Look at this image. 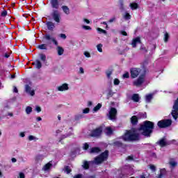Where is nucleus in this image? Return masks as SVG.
<instances>
[{
  "label": "nucleus",
  "instance_id": "nucleus-63",
  "mask_svg": "<svg viewBox=\"0 0 178 178\" xmlns=\"http://www.w3.org/2000/svg\"><path fill=\"white\" fill-rule=\"evenodd\" d=\"M121 34H122V35H127V33L126 31H122Z\"/></svg>",
  "mask_w": 178,
  "mask_h": 178
},
{
  "label": "nucleus",
  "instance_id": "nucleus-45",
  "mask_svg": "<svg viewBox=\"0 0 178 178\" xmlns=\"http://www.w3.org/2000/svg\"><path fill=\"white\" fill-rule=\"evenodd\" d=\"M120 83V81H119L118 79H114V85L115 86H119Z\"/></svg>",
  "mask_w": 178,
  "mask_h": 178
},
{
  "label": "nucleus",
  "instance_id": "nucleus-20",
  "mask_svg": "<svg viewBox=\"0 0 178 178\" xmlns=\"http://www.w3.org/2000/svg\"><path fill=\"white\" fill-rule=\"evenodd\" d=\"M26 91L28 92V94H30L31 97H33V95L35 94L34 90H31V88L29 86H26Z\"/></svg>",
  "mask_w": 178,
  "mask_h": 178
},
{
  "label": "nucleus",
  "instance_id": "nucleus-15",
  "mask_svg": "<svg viewBox=\"0 0 178 178\" xmlns=\"http://www.w3.org/2000/svg\"><path fill=\"white\" fill-rule=\"evenodd\" d=\"M33 65L35 66L36 69H41L42 67V64L40 60H36L35 62L33 63Z\"/></svg>",
  "mask_w": 178,
  "mask_h": 178
},
{
  "label": "nucleus",
  "instance_id": "nucleus-6",
  "mask_svg": "<svg viewBox=\"0 0 178 178\" xmlns=\"http://www.w3.org/2000/svg\"><path fill=\"white\" fill-rule=\"evenodd\" d=\"M116 115H118V111L115 108H111L107 115L110 120H116Z\"/></svg>",
  "mask_w": 178,
  "mask_h": 178
},
{
  "label": "nucleus",
  "instance_id": "nucleus-3",
  "mask_svg": "<svg viewBox=\"0 0 178 178\" xmlns=\"http://www.w3.org/2000/svg\"><path fill=\"white\" fill-rule=\"evenodd\" d=\"M108 151H105L102 153L99 156L95 158V161H90V163H95V165H101L102 162L106 161L108 159Z\"/></svg>",
  "mask_w": 178,
  "mask_h": 178
},
{
  "label": "nucleus",
  "instance_id": "nucleus-33",
  "mask_svg": "<svg viewBox=\"0 0 178 178\" xmlns=\"http://www.w3.org/2000/svg\"><path fill=\"white\" fill-rule=\"evenodd\" d=\"M102 44H99L97 45V49L98 51V52H102Z\"/></svg>",
  "mask_w": 178,
  "mask_h": 178
},
{
  "label": "nucleus",
  "instance_id": "nucleus-8",
  "mask_svg": "<svg viewBox=\"0 0 178 178\" xmlns=\"http://www.w3.org/2000/svg\"><path fill=\"white\" fill-rule=\"evenodd\" d=\"M141 74V69L140 68H132L131 70V77L132 79H136Z\"/></svg>",
  "mask_w": 178,
  "mask_h": 178
},
{
  "label": "nucleus",
  "instance_id": "nucleus-14",
  "mask_svg": "<svg viewBox=\"0 0 178 178\" xmlns=\"http://www.w3.org/2000/svg\"><path fill=\"white\" fill-rule=\"evenodd\" d=\"M50 3L54 9L59 8V2H58V0H51Z\"/></svg>",
  "mask_w": 178,
  "mask_h": 178
},
{
  "label": "nucleus",
  "instance_id": "nucleus-56",
  "mask_svg": "<svg viewBox=\"0 0 178 178\" xmlns=\"http://www.w3.org/2000/svg\"><path fill=\"white\" fill-rule=\"evenodd\" d=\"M108 95L109 97H112V95H113V92L112 90H108Z\"/></svg>",
  "mask_w": 178,
  "mask_h": 178
},
{
  "label": "nucleus",
  "instance_id": "nucleus-11",
  "mask_svg": "<svg viewBox=\"0 0 178 178\" xmlns=\"http://www.w3.org/2000/svg\"><path fill=\"white\" fill-rule=\"evenodd\" d=\"M44 38H45V40H47V41H52L54 44L58 46V41H56V39H55V38L51 37V35L46 34Z\"/></svg>",
  "mask_w": 178,
  "mask_h": 178
},
{
  "label": "nucleus",
  "instance_id": "nucleus-57",
  "mask_svg": "<svg viewBox=\"0 0 178 178\" xmlns=\"http://www.w3.org/2000/svg\"><path fill=\"white\" fill-rule=\"evenodd\" d=\"M114 145L120 147V145H122V143L117 141V142L114 143Z\"/></svg>",
  "mask_w": 178,
  "mask_h": 178
},
{
  "label": "nucleus",
  "instance_id": "nucleus-16",
  "mask_svg": "<svg viewBox=\"0 0 178 178\" xmlns=\"http://www.w3.org/2000/svg\"><path fill=\"white\" fill-rule=\"evenodd\" d=\"M98 152H101V149L99 147H92L89 150V154H98Z\"/></svg>",
  "mask_w": 178,
  "mask_h": 178
},
{
  "label": "nucleus",
  "instance_id": "nucleus-21",
  "mask_svg": "<svg viewBox=\"0 0 178 178\" xmlns=\"http://www.w3.org/2000/svg\"><path fill=\"white\" fill-rule=\"evenodd\" d=\"M105 134H106V136H111V134H113V129H112V128H111V127H107L105 129Z\"/></svg>",
  "mask_w": 178,
  "mask_h": 178
},
{
  "label": "nucleus",
  "instance_id": "nucleus-46",
  "mask_svg": "<svg viewBox=\"0 0 178 178\" xmlns=\"http://www.w3.org/2000/svg\"><path fill=\"white\" fill-rule=\"evenodd\" d=\"M108 22H109L110 23H113V22H116V17H111V18L108 20Z\"/></svg>",
  "mask_w": 178,
  "mask_h": 178
},
{
  "label": "nucleus",
  "instance_id": "nucleus-64",
  "mask_svg": "<svg viewBox=\"0 0 178 178\" xmlns=\"http://www.w3.org/2000/svg\"><path fill=\"white\" fill-rule=\"evenodd\" d=\"M11 161H12V162H13V163H15L17 161V160H16L15 158H13V159H11Z\"/></svg>",
  "mask_w": 178,
  "mask_h": 178
},
{
  "label": "nucleus",
  "instance_id": "nucleus-24",
  "mask_svg": "<svg viewBox=\"0 0 178 178\" xmlns=\"http://www.w3.org/2000/svg\"><path fill=\"white\" fill-rule=\"evenodd\" d=\"M73 134V129H70V131L68 132L67 134L66 135H63L61 136V140H63L65 138H67V137H70V136H72Z\"/></svg>",
  "mask_w": 178,
  "mask_h": 178
},
{
  "label": "nucleus",
  "instance_id": "nucleus-13",
  "mask_svg": "<svg viewBox=\"0 0 178 178\" xmlns=\"http://www.w3.org/2000/svg\"><path fill=\"white\" fill-rule=\"evenodd\" d=\"M137 44H141V40L140 39V37H137L132 40L131 45L133 48H136V47H137Z\"/></svg>",
  "mask_w": 178,
  "mask_h": 178
},
{
  "label": "nucleus",
  "instance_id": "nucleus-58",
  "mask_svg": "<svg viewBox=\"0 0 178 178\" xmlns=\"http://www.w3.org/2000/svg\"><path fill=\"white\" fill-rule=\"evenodd\" d=\"M6 15H8V12H6V11H3V12L1 13V16L5 17V16H6Z\"/></svg>",
  "mask_w": 178,
  "mask_h": 178
},
{
  "label": "nucleus",
  "instance_id": "nucleus-60",
  "mask_svg": "<svg viewBox=\"0 0 178 178\" xmlns=\"http://www.w3.org/2000/svg\"><path fill=\"white\" fill-rule=\"evenodd\" d=\"M19 91L17 90V88L16 86L13 87V92H18Z\"/></svg>",
  "mask_w": 178,
  "mask_h": 178
},
{
  "label": "nucleus",
  "instance_id": "nucleus-19",
  "mask_svg": "<svg viewBox=\"0 0 178 178\" xmlns=\"http://www.w3.org/2000/svg\"><path fill=\"white\" fill-rule=\"evenodd\" d=\"M51 168H52V163H48L43 166L42 170L44 172H48V170H49V169H51Z\"/></svg>",
  "mask_w": 178,
  "mask_h": 178
},
{
  "label": "nucleus",
  "instance_id": "nucleus-44",
  "mask_svg": "<svg viewBox=\"0 0 178 178\" xmlns=\"http://www.w3.org/2000/svg\"><path fill=\"white\" fill-rule=\"evenodd\" d=\"M75 119H76V120H79V119H83V115H81V114L76 115L75 116Z\"/></svg>",
  "mask_w": 178,
  "mask_h": 178
},
{
  "label": "nucleus",
  "instance_id": "nucleus-38",
  "mask_svg": "<svg viewBox=\"0 0 178 178\" xmlns=\"http://www.w3.org/2000/svg\"><path fill=\"white\" fill-rule=\"evenodd\" d=\"M78 73L79 74H84V68L80 67Z\"/></svg>",
  "mask_w": 178,
  "mask_h": 178
},
{
  "label": "nucleus",
  "instance_id": "nucleus-26",
  "mask_svg": "<svg viewBox=\"0 0 178 178\" xmlns=\"http://www.w3.org/2000/svg\"><path fill=\"white\" fill-rule=\"evenodd\" d=\"M131 122L132 124H137V122H138V118H137V116L134 115L131 118Z\"/></svg>",
  "mask_w": 178,
  "mask_h": 178
},
{
  "label": "nucleus",
  "instance_id": "nucleus-53",
  "mask_svg": "<svg viewBox=\"0 0 178 178\" xmlns=\"http://www.w3.org/2000/svg\"><path fill=\"white\" fill-rule=\"evenodd\" d=\"M60 38H63V40H66L65 34L61 33V34H60Z\"/></svg>",
  "mask_w": 178,
  "mask_h": 178
},
{
  "label": "nucleus",
  "instance_id": "nucleus-10",
  "mask_svg": "<svg viewBox=\"0 0 178 178\" xmlns=\"http://www.w3.org/2000/svg\"><path fill=\"white\" fill-rule=\"evenodd\" d=\"M101 134H102V127H99L92 131L91 136L92 137H99V136H101Z\"/></svg>",
  "mask_w": 178,
  "mask_h": 178
},
{
  "label": "nucleus",
  "instance_id": "nucleus-61",
  "mask_svg": "<svg viewBox=\"0 0 178 178\" xmlns=\"http://www.w3.org/2000/svg\"><path fill=\"white\" fill-rule=\"evenodd\" d=\"M19 136H20V137H24L26 136V134H24V132H21L19 134Z\"/></svg>",
  "mask_w": 178,
  "mask_h": 178
},
{
  "label": "nucleus",
  "instance_id": "nucleus-4",
  "mask_svg": "<svg viewBox=\"0 0 178 178\" xmlns=\"http://www.w3.org/2000/svg\"><path fill=\"white\" fill-rule=\"evenodd\" d=\"M158 126L161 129H165V127H169L170 124H172V120H163L158 122Z\"/></svg>",
  "mask_w": 178,
  "mask_h": 178
},
{
  "label": "nucleus",
  "instance_id": "nucleus-47",
  "mask_svg": "<svg viewBox=\"0 0 178 178\" xmlns=\"http://www.w3.org/2000/svg\"><path fill=\"white\" fill-rule=\"evenodd\" d=\"M170 165L171 166H172L173 168H175V166H176L177 165V163H176L175 161H170Z\"/></svg>",
  "mask_w": 178,
  "mask_h": 178
},
{
  "label": "nucleus",
  "instance_id": "nucleus-36",
  "mask_svg": "<svg viewBox=\"0 0 178 178\" xmlns=\"http://www.w3.org/2000/svg\"><path fill=\"white\" fill-rule=\"evenodd\" d=\"M82 113H83V114L90 113V108H86L83 109L82 110Z\"/></svg>",
  "mask_w": 178,
  "mask_h": 178
},
{
  "label": "nucleus",
  "instance_id": "nucleus-1",
  "mask_svg": "<svg viewBox=\"0 0 178 178\" xmlns=\"http://www.w3.org/2000/svg\"><path fill=\"white\" fill-rule=\"evenodd\" d=\"M154 129V122L151 121H146L144 124L140 127V131L143 136H145L146 137H149L151 133H152V130Z\"/></svg>",
  "mask_w": 178,
  "mask_h": 178
},
{
  "label": "nucleus",
  "instance_id": "nucleus-59",
  "mask_svg": "<svg viewBox=\"0 0 178 178\" xmlns=\"http://www.w3.org/2000/svg\"><path fill=\"white\" fill-rule=\"evenodd\" d=\"M83 22H84V23H86L87 24H90V20H88L87 19H83Z\"/></svg>",
  "mask_w": 178,
  "mask_h": 178
},
{
  "label": "nucleus",
  "instance_id": "nucleus-31",
  "mask_svg": "<svg viewBox=\"0 0 178 178\" xmlns=\"http://www.w3.org/2000/svg\"><path fill=\"white\" fill-rule=\"evenodd\" d=\"M123 17L125 20H130L131 19V15L129 13H126L124 15Z\"/></svg>",
  "mask_w": 178,
  "mask_h": 178
},
{
  "label": "nucleus",
  "instance_id": "nucleus-32",
  "mask_svg": "<svg viewBox=\"0 0 178 178\" xmlns=\"http://www.w3.org/2000/svg\"><path fill=\"white\" fill-rule=\"evenodd\" d=\"M47 44H42L40 45H38V48L39 49H47Z\"/></svg>",
  "mask_w": 178,
  "mask_h": 178
},
{
  "label": "nucleus",
  "instance_id": "nucleus-2",
  "mask_svg": "<svg viewBox=\"0 0 178 178\" xmlns=\"http://www.w3.org/2000/svg\"><path fill=\"white\" fill-rule=\"evenodd\" d=\"M124 141H137L140 140V135L135 130L127 131L122 136Z\"/></svg>",
  "mask_w": 178,
  "mask_h": 178
},
{
  "label": "nucleus",
  "instance_id": "nucleus-25",
  "mask_svg": "<svg viewBox=\"0 0 178 178\" xmlns=\"http://www.w3.org/2000/svg\"><path fill=\"white\" fill-rule=\"evenodd\" d=\"M62 9H63L64 13H65V15H70V10H69L68 6H63Z\"/></svg>",
  "mask_w": 178,
  "mask_h": 178
},
{
  "label": "nucleus",
  "instance_id": "nucleus-52",
  "mask_svg": "<svg viewBox=\"0 0 178 178\" xmlns=\"http://www.w3.org/2000/svg\"><path fill=\"white\" fill-rule=\"evenodd\" d=\"M82 177H83V175H81V174H78V175H74V176L73 177V178H82Z\"/></svg>",
  "mask_w": 178,
  "mask_h": 178
},
{
  "label": "nucleus",
  "instance_id": "nucleus-18",
  "mask_svg": "<svg viewBox=\"0 0 178 178\" xmlns=\"http://www.w3.org/2000/svg\"><path fill=\"white\" fill-rule=\"evenodd\" d=\"M129 7L131 8V10H136L138 9V3L136 2H132L129 3Z\"/></svg>",
  "mask_w": 178,
  "mask_h": 178
},
{
  "label": "nucleus",
  "instance_id": "nucleus-17",
  "mask_svg": "<svg viewBox=\"0 0 178 178\" xmlns=\"http://www.w3.org/2000/svg\"><path fill=\"white\" fill-rule=\"evenodd\" d=\"M56 51L58 56H62V55H63V53L65 52V49H63V47L60 46L57 47Z\"/></svg>",
  "mask_w": 178,
  "mask_h": 178
},
{
  "label": "nucleus",
  "instance_id": "nucleus-50",
  "mask_svg": "<svg viewBox=\"0 0 178 178\" xmlns=\"http://www.w3.org/2000/svg\"><path fill=\"white\" fill-rule=\"evenodd\" d=\"M82 29H83L84 30H91V28L90 26L86 25L82 26Z\"/></svg>",
  "mask_w": 178,
  "mask_h": 178
},
{
  "label": "nucleus",
  "instance_id": "nucleus-49",
  "mask_svg": "<svg viewBox=\"0 0 178 178\" xmlns=\"http://www.w3.org/2000/svg\"><path fill=\"white\" fill-rule=\"evenodd\" d=\"M111 75H112V71H108L106 72V76H107L108 79H111Z\"/></svg>",
  "mask_w": 178,
  "mask_h": 178
},
{
  "label": "nucleus",
  "instance_id": "nucleus-28",
  "mask_svg": "<svg viewBox=\"0 0 178 178\" xmlns=\"http://www.w3.org/2000/svg\"><path fill=\"white\" fill-rule=\"evenodd\" d=\"M165 174H166V170L161 169L160 170V174L157 178H162V177H163V176H165Z\"/></svg>",
  "mask_w": 178,
  "mask_h": 178
},
{
  "label": "nucleus",
  "instance_id": "nucleus-5",
  "mask_svg": "<svg viewBox=\"0 0 178 178\" xmlns=\"http://www.w3.org/2000/svg\"><path fill=\"white\" fill-rule=\"evenodd\" d=\"M145 81V74H140L139 77L135 80L133 83L134 86H136V87H140L143 83Z\"/></svg>",
  "mask_w": 178,
  "mask_h": 178
},
{
  "label": "nucleus",
  "instance_id": "nucleus-55",
  "mask_svg": "<svg viewBox=\"0 0 178 178\" xmlns=\"http://www.w3.org/2000/svg\"><path fill=\"white\" fill-rule=\"evenodd\" d=\"M90 145H88V143H85L83 145V149H87L88 148H89Z\"/></svg>",
  "mask_w": 178,
  "mask_h": 178
},
{
  "label": "nucleus",
  "instance_id": "nucleus-22",
  "mask_svg": "<svg viewBox=\"0 0 178 178\" xmlns=\"http://www.w3.org/2000/svg\"><path fill=\"white\" fill-rule=\"evenodd\" d=\"M47 26L48 30L52 31L55 29V24L52 22H47Z\"/></svg>",
  "mask_w": 178,
  "mask_h": 178
},
{
  "label": "nucleus",
  "instance_id": "nucleus-43",
  "mask_svg": "<svg viewBox=\"0 0 178 178\" xmlns=\"http://www.w3.org/2000/svg\"><path fill=\"white\" fill-rule=\"evenodd\" d=\"M40 59L41 60H43V62H45L47 60V56L44 54H40Z\"/></svg>",
  "mask_w": 178,
  "mask_h": 178
},
{
  "label": "nucleus",
  "instance_id": "nucleus-35",
  "mask_svg": "<svg viewBox=\"0 0 178 178\" xmlns=\"http://www.w3.org/2000/svg\"><path fill=\"white\" fill-rule=\"evenodd\" d=\"M64 170H65V172H66V173L67 175H69V173H70V172H72V169H70V167H69V166H65Z\"/></svg>",
  "mask_w": 178,
  "mask_h": 178
},
{
  "label": "nucleus",
  "instance_id": "nucleus-30",
  "mask_svg": "<svg viewBox=\"0 0 178 178\" xmlns=\"http://www.w3.org/2000/svg\"><path fill=\"white\" fill-rule=\"evenodd\" d=\"M101 108H102V104H101V103H99L94 108H93V111L94 112H98V111H99L101 109Z\"/></svg>",
  "mask_w": 178,
  "mask_h": 178
},
{
  "label": "nucleus",
  "instance_id": "nucleus-62",
  "mask_svg": "<svg viewBox=\"0 0 178 178\" xmlns=\"http://www.w3.org/2000/svg\"><path fill=\"white\" fill-rule=\"evenodd\" d=\"M127 159H128L129 161H133V157L132 156H129Z\"/></svg>",
  "mask_w": 178,
  "mask_h": 178
},
{
  "label": "nucleus",
  "instance_id": "nucleus-54",
  "mask_svg": "<svg viewBox=\"0 0 178 178\" xmlns=\"http://www.w3.org/2000/svg\"><path fill=\"white\" fill-rule=\"evenodd\" d=\"M19 178H25L24 173L19 172Z\"/></svg>",
  "mask_w": 178,
  "mask_h": 178
},
{
  "label": "nucleus",
  "instance_id": "nucleus-27",
  "mask_svg": "<svg viewBox=\"0 0 178 178\" xmlns=\"http://www.w3.org/2000/svg\"><path fill=\"white\" fill-rule=\"evenodd\" d=\"M132 100L134 101V102H138V101H140V96L138 94H134L132 96Z\"/></svg>",
  "mask_w": 178,
  "mask_h": 178
},
{
  "label": "nucleus",
  "instance_id": "nucleus-41",
  "mask_svg": "<svg viewBox=\"0 0 178 178\" xmlns=\"http://www.w3.org/2000/svg\"><path fill=\"white\" fill-rule=\"evenodd\" d=\"M83 55H85L86 58H91V54L88 51H84Z\"/></svg>",
  "mask_w": 178,
  "mask_h": 178
},
{
  "label": "nucleus",
  "instance_id": "nucleus-51",
  "mask_svg": "<svg viewBox=\"0 0 178 178\" xmlns=\"http://www.w3.org/2000/svg\"><path fill=\"white\" fill-rule=\"evenodd\" d=\"M149 168H150L151 170H152L153 172H155V170H156L155 165H150Z\"/></svg>",
  "mask_w": 178,
  "mask_h": 178
},
{
  "label": "nucleus",
  "instance_id": "nucleus-39",
  "mask_svg": "<svg viewBox=\"0 0 178 178\" xmlns=\"http://www.w3.org/2000/svg\"><path fill=\"white\" fill-rule=\"evenodd\" d=\"M28 138H29V141H33L34 140H37V138H35V136H34L33 135L29 136Z\"/></svg>",
  "mask_w": 178,
  "mask_h": 178
},
{
  "label": "nucleus",
  "instance_id": "nucleus-9",
  "mask_svg": "<svg viewBox=\"0 0 178 178\" xmlns=\"http://www.w3.org/2000/svg\"><path fill=\"white\" fill-rule=\"evenodd\" d=\"M51 16L54 20L56 22V23H60V14L59 13V11L56 10H54Z\"/></svg>",
  "mask_w": 178,
  "mask_h": 178
},
{
  "label": "nucleus",
  "instance_id": "nucleus-42",
  "mask_svg": "<svg viewBox=\"0 0 178 178\" xmlns=\"http://www.w3.org/2000/svg\"><path fill=\"white\" fill-rule=\"evenodd\" d=\"M97 31H99V33H103V34H106V31L101 29V28H97Z\"/></svg>",
  "mask_w": 178,
  "mask_h": 178
},
{
  "label": "nucleus",
  "instance_id": "nucleus-23",
  "mask_svg": "<svg viewBox=\"0 0 178 178\" xmlns=\"http://www.w3.org/2000/svg\"><path fill=\"white\" fill-rule=\"evenodd\" d=\"M154 98V94L146 95L145 96V102L147 103L151 102V100Z\"/></svg>",
  "mask_w": 178,
  "mask_h": 178
},
{
  "label": "nucleus",
  "instance_id": "nucleus-7",
  "mask_svg": "<svg viewBox=\"0 0 178 178\" xmlns=\"http://www.w3.org/2000/svg\"><path fill=\"white\" fill-rule=\"evenodd\" d=\"M56 90L60 91V92H63L65 91H69V84L64 83L56 88Z\"/></svg>",
  "mask_w": 178,
  "mask_h": 178
},
{
  "label": "nucleus",
  "instance_id": "nucleus-12",
  "mask_svg": "<svg viewBox=\"0 0 178 178\" xmlns=\"http://www.w3.org/2000/svg\"><path fill=\"white\" fill-rule=\"evenodd\" d=\"M175 140H172L171 141L169 142H166V140L165 138L161 139L159 141V145H161V147H165V145H168L169 144H172V143H175Z\"/></svg>",
  "mask_w": 178,
  "mask_h": 178
},
{
  "label": "nucleus",
  "instance_id": "nucleus-37",
  "mask_svg": "<svg viewBox=\"0 0 178 178\" xmlns=\"http://www.w3.org/2000/svg\"><path fill=\"white\" fill-rule=\"evenodd\" d=\"M169 40V33H165L164 35V41L165 42H168V40Z\"/></svg>",
  "mask_w": 178,
  "mask_h": 178
},
{
  "label": "nucleus",
  "instance_id": "nucleus-48",
  "mask_svg": "<svg viewBox=\"0 0 178 178\" xmlns=\"http://www.w3.org/2000/svg\"><path fill=\"white\" fill-rule=\"evenodd\" d=\"M35 109L36 112H38V113H40V112H41V107H40L38 106H36Z\"/></svg>",
  "mask_w": 178,
  "mask_h": 178
},
{
  "label": "nucleus",
  "instance_id": "nucleus-40",
  "mask_svg": "<svg viewBox=\"0 0 178 178\" xmlns=\"http://www.w3.org/2000/svg\"><path fill=\"white\" fill-rule=\"evenodd\" d=\"M123 79H129L130 77V74L129 72H126L122 75Z\"/></svg>",
  "mask_w": 178,
  "mask_h": 178
},
{
  "label": "nucleus",
  "instance_id": "nucleus-34",
  "mask_svg": "<svg viewBox=\"0 0 178 178\" xmlns=\"http://www.w3.org/2000/svg\"><path fill=\"white\" fill-rule=\"evenodd\" d=\"M82 166L84 169H88V168H90V164L87 161H84Z\"/></svg>",
  "mask_w": 178,
  "mask_h": 178
},
{
  "label": "nucleus",
  "instance_id": "nucleus-29",
  "mask_svg": "<svg viewBox=\"0 0 178 178\" xmlns=\"http://www.w3.org/2000/svg\"><path fill=\"white\" fill-rule=\"evenodd\" d=\"M25 112H26V115H30V113H31V112H33V108L31 106H26V108L25 109Z\"/></svg>",
  "mask_w": 178,
  "mask_h": 178
}]
</instances>
